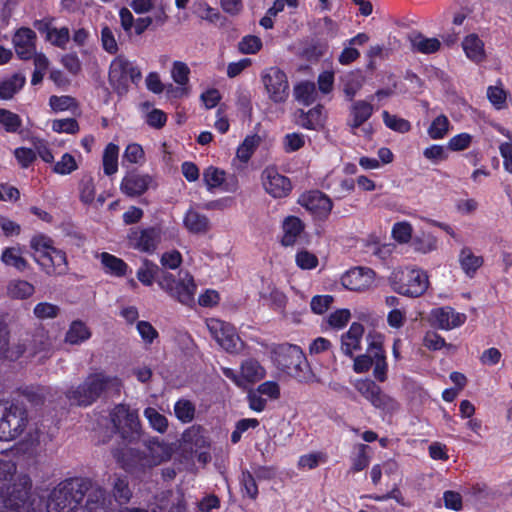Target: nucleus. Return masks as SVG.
I'll list each match as a JSON object with an SVG mask.
<instances>
[{
  "label": "nucleus",
  "mask_w": 512,
  "mask_h": 512,
  "mask_svg": "<svg viewBox=\"0 0 512 512\" xmlns=\"http://www.w3.org/2000/svg\"><path fill=\"white\" fill-rule=\"evenodd\" d=\"M172 452L169 444L152 438L144 442L143 450L130 448L118 460L126 471L137 478H144L154 467L170 460Z\"/></svg>",
  "instance_id": "f257e3e1"
},
{
  "label": "nucleus",
  "mask_w": 512,
  "mask_h": 512,
  "mask_svg": "<svg viewBox=\"0 0 512 512\" xmlns=\"http://www.w3.org/2000/svg\"><path fill=\"white\" fill-rule=\"evenodd\" d=\"M121 387L122 382L117 376L96 371L87 375L78 386L69 388L65 396L71 405L88 407L111 392L119 393Z\"/></svg>",
  "instance_id": "f03ea898"
},
{
  "label": "nucleus",
  "mask_w": 512,
  "mask_h": 512,
  "mask_svg": "<svg viewBox=\"0 0 512 512\" xmlns=\"http://www.w3.org/2000/svg\"><path fill=\"white\" fill-rule=\"evenodd\" d=\"M90 488V480L72 478L59 483L47 500L48 512H73Z\"/></svg>",
  "instance_id": "7ed1b4c3"
},
{
  "label": "nucleus",
  "mask_w": 512,
  "mask_h": 512,
  "mask_svg": "<svg viewBox=\"0 0 512 512\" xmlns=\"http://www.w3.org/2000/svg\"><path fill=\"white\" fill-rule=\"evenodd\" d=\"M274 362L278 369L300 382H311L313 373L302 349L293 344H280L273 349Z\"/></svg>",
  "instance_id": "20e7f679"
},
{
  "label": "nucleus",
  "mask_w": 512,
  "mask_h": 512,
  "mask_svg": "<svg viewBox=\"0 0 512 512\" xmlns=\"http://www.w3.org/2000/svg\"><path fill=\"white\" fill-rule=\"evenodd\" d=\"M388 281L394 292L412 298L423 295L429 287L427 273L412 266L394 269Z\"/></svg>",
  "instance_id": "39448f33"
},
{
  "label": "nucleus",
  "mask_w": 512,
  "mask_h": 512,
  "mask_svg": "<svg viewBox=\"0 0 512 512\" xmlns=\"http://www.w3.org/2000/svg\"><path fill=\"white\" fill-rule=\"evenodd\" d=\"M159 287L183 305L191 306L195 301L196 284L187 272H180L176 280L169 272H163L157 279Z\"/></svg>",
  "instance_id": "423d86ee"
},
{
  "label": "nucleus",
  "mask_w": 512,
  "mask_h": 512,
  "mask_svg": "<svg viewBox=\"0 0 512 512\" xmlns=\"http://www.w3.org/2000/svg\"><path fill=\"white\" fill-rule=\"evenodd\" d=\"M110 419L116 432L124 440L134 442L140 438L141 425L137 410L126 404H118L111 410Z\"/></svg>",
  "instance_id": "0eeeda50"
},
{
  "label": "nucleus",
  "mask_w": 512,
  "mask_h": 512,
  "mask_svg": "<svg viewBox=\"0 0 512 512\" xmlns=\"http://www.w3.org/2000/svg\"><path fill=\"white\" fill-rule=\"evenodd\" d=\"M141 77L140 69L124 56H117L112 60L109 68V82L119 94L126 92L129 84L137 83Z\"/></svg>",
  "instance_id": "6e6552de"
},
{
  "label": "nucleus",
  "mask_w": 512,
  "mask_h": 512,
  "mask_svg": "<svg viewBox=\"0 0 512 512\" xmlns=\"http://www.w3.org/2000/svg\"><path fill=\"white\" fill-rule=\"evenodd\" d=\"M26 410L19 405L8 408L0 406V441H10L18 437L26 428Z\"/></svg>",
  "instance_id": "1a4fd4ad"
},
{
  "label": "nucleus",
  "mask_w": 512,
  "mask_h": 512,
  "mask_svg": "<svg viewBox=\"0 0 512 512\" xmlns=\"http://www.w3.org/2000/svg\"><path fill=\"white\" fill-rule=\"evenodd\" d=\"M222 373L241 389H248L266 375L264 367L255 359L243 361L240 366V373L228 367H223Z\"/></svg>",
  "instance_id": "9d476101"
},
{
  "label": "nucleus",
  "mask_w": 512,
  "mask_h": 512,
  "mask_svg": "<svg viewBox=\"0 0 512 512\" xmlns=\"http://www.w3.org/2000/svg\"><path fill=\"white\" fill-rule=\"evenodd\" d=\"M206 325L211 336L227 352L239 353L242 350L243 342L234 326L215 318L208 319Z\"/></svg>",
  "instance_id": "9b49d317"
},
{
  "label": "nucleus",
  "mask_w": 512,
  "mask_h": 512,
  "mask_svg": "<svg viewBox=\"0 0 512 512\" xmlns=\"http://www.w3.org/2000/svg\"><path fill=\"white\" fill-rule=\"evenodd\" d=\"M261 81L274 103H283L289 95V83L286 74L278 67L266 68L261 73Z\"/></svg>",
  "instance_id": "f8f14e48"
},
{
  "label": "nucleus",
  "mask_w": 512,
  "mask_h": 512,
  "mask_svg": "<svg viewBox=\"0 0 512 512\" xmlns=\"http://www.w3.org/2000/svg\"><path fill=\"white\" fill-rule=\"evenodd\" d=\"M261 181L264 190L273 198L286 197L291 189L289 178L279 173L275 167H267L262 171Z\"/></svg>",
  "instance_id": "ddd939ff"
},
{
  "label": "nucleus",
  "mask_w": 512,
  "mask_h": 512,
  "mask_svg": "<svg viewBox=\"0 0 512 512\" xmlns=\"http://www.w3.org/2000/svg\"><path fill=\"white\" fill-rule=\"evenodd\" d=\"M129 247L145 253H152L156 250L160 240L161 233L156 228L131 229L128 236Z\"/></svg>",
  "instance_id": "4468645a"
},
{
  "label": "nucleus",
  "mask_w": 512,
  "mask_h": 512,
  "mask_svg": "<svg viewBox=\"0 0 512 512\" xmlns=\"http://www.w3.org/2000/svg\"><path fill=\"white\" fill-rule=\"evenodd\" d=\"M367 341L368 353L373 354V375L379 382H385L387 379L388 364L382 346V336L379 334H368Z\"/></svg>",
  "instance_id": "2eb2a0df"
},
{
  "label": "nucleus",
  "mask_w": 512,
  "mask_h": 512,
  "mask_svg": "<svg viewBox=\"0 0 512 512\" xmlns=\"http://www.w3.org/2000/svg\"><path fill=\"white\" fill-rule=\"evenodd\" d=\"M429 319L434 327L442 330H452L464 324L466 315L446 306L432 309Z\"/></svg>",
  "instance_id": "dca6fc26"
},
{
  "label": "nucleus",
  "mask_w": 512,
  "mask_h": 512,
  "mask_svg": "<svg viewBox=\"0 0 512 512\" xmlns=\"http://www.w3.org/2000/svg\"><path fill=\"white\" fill-rule=\"evenodd\" d=\"M375 273L370 268L355 267L341 277L342 285L352 291H364L374 282Z\"/></svg>",
  "instance_id": "f3484780"
},
{
  "label": "nucleus",
  "mask_w": 512,
  "mask_h": 512,
  "mask_svg": "<svg viewBox=\"0 0 512 512\" xmlns=\"http://www.w3.org/2000/svg\"><path fill=\"white\" fill-rule=\"evenodd\" d=\"M298 202L301 206L320 217L327 216L333 206L331 199L320 191L304 193L301 195Z\"/></svg>",
  "instance_id": "a211bd4d"
},
{
  "label": "nucleus",
  "mask_w": 512,
  "mask_h": 512,
  "mask_svg": "<svg viewBox=\"0 0 512 512\" xmlns=\"http://www.w3.org/2000/svg\"><path fill=\"white\" fill-rule=\"evenodd\" d=\"M203 181L209 191L218 187H223L224 191H236L238 185L234 176L229 179L226 177V172L214 166H209L203 172Z\"/></svg>",
  "instance_id": "6ab92c4d"
},
{
  "label": "nucleus",
  "mask_w": 512,
  "mask_h": 512,
  "mask_svg": "<svg viewBox=\"0 0 512 512\" xmlns=\"http://www.w3.org/2000/svg\"><path fill=\"white\" fill-rule=\"evenodd\" d=\"M153 183V178L148 174L131 173L126 175L120 185L121 191L129 197L144 194Z\"/></svg>",
  "instance_id": "aec40b11"
},
{
  "label": "nucleus",
  "mask_w": 512,
  "mask_h": 512,
  "mask_svg": "<svg viewBox=\"0 0 512 512\" xmlns=\"http://www.w3.org/2000/svg\"><path fill=\"white\" fill-rule=\"evenodd\" d=\"M36 34L29 28L19 29L14 37L13 44L17 55L21 59H30L35 54Z\"/></svg>",
  "instance_id": "412c9836"
},
{
  "label": "nucleus",
  "mask_w": 512,
  "mask_h": 512,
  "mask_svg": "<svg viewBox=\"0 0 512 512\" xmlns=\"http://www.w3.org/2000/svg\"><path fill=\"white\" fill-rule=\"evenodd\" d=\"M10 332L6 325L0 324V361H15L27 350L26 344L17 343L10 345Z\"/></svg>",
  "instance_id": "4be33fe9"
},
{
  "label": "nucleus",
  "mask_w": 512,
  "mask_h": 512,
  "mask_svg": "<svg viewBox=\"0 0 512 512\" xmlns=\"http://www.w3.org/2000/svg\"><path fill=\"white\" fill-rule=\"evenodd\" d=\"M363 334V325L354 322L349 330L341 336V350L346 356L353 357L354 353L361 349Z\"/></svg>",
  "instance_id": "5701e85b"
},
{
  "label": "nucleus",
  "mask_w": 512,
  "mask_h": 512,
  "mask_svg": "<svg viewBox=\"0 0 512 512\" xmlns=\"http://www.w3.org/2000/svg\"><path fill=\"white\" fill-rule=\"evenodd\" d=\"M351 102L348 125L354 132L355 129L362 126L372 116L374 108L368 100H353Z\"/></svg>",
  "instance_id": "b1692460"
},
{
  "label": "nucleus",
  "mask_w": 512,
  "mask_h": 512,
  "mask_svg": "<svg viewBox=\"0 0 512 512\" xmlns=\"http://www.w3.org/2000/svg\"><path fill=\"white\" fill-rule=\"evenodd\" d=\"M183 224L190 233L197 235L207 234L212 228L210 219L193 208L185 213Z\"/></svg>",
  "instance_id": "393cba45"
},
{
  "label": "nucleus",
  "mask_w": 512,
  "mask_h": 512,
  "mask_svg": "<svg viewBox=\"0 0 512 512\" xmlns=\"http://www.w3.org/2000/svg\"><path fill=\"white\" fill-rule=\"evenodd\" d=\"M458 262L463 273L467 277L473 278L482 267L484 259L481 255L475 254L471 248L465 246L459 252Z\"/></svg>",
  "instance_id": "a878e982"
},
{
  "label": "nucleus",
  "mask_w": 512,
  "mask_h": 512,
  "mask_svg": "<svg viewBox=\"0 0 512 512\" xmlns=\"http://www.w3.org/2000/svg\"><path fill=\"white\" fill-rule=\"evenodd\" d=\"M283 236L281 243L283 246H293L304 230L303 222L296 216H288L282 224Z\"/></svg>",
  "instance_id": "bb28decb"
},
{
  "label": "nucleus",
  "mask_w": 512,
  "mask_h": 512,
  "mask_svg": "<svg viewBox=\"0 0 512 512\" xmlns=\"http://www.w3.org/2000/svg\"><path fill=\"white\" fill-rule=\"evenodd\" d=\"M168 15L165 7L160 5L153 16L137 18L134 24V32L136 35H142L150 26H163L168 21Z\"/></svg>",
  "instance_id": "cd10ccee"
},
{
  "label": "nucleus",
  "mask_w": 512,
  "mask_h": 512,
  "mask_svg": "<svg viewBox=\"0 0 512 512\" xmlns=\"http://www.w3.org/2000/svg\"><path fill=\"white\" fill-rule=\"evenodd\" d=\"M409 41L413 51L431 54L437 52L441 47V42L437 38H428L418 32H412L409 35Z\"/></svg>",
  "instance_id": "c85d7f7f"
},
{
  "label": "nucleus",
  "mask_w": 512,
  "mask_h": 512,
  "mask_svg": "<svg viewBox=\"0 0 512 512\" xmlns=\"http://www.w3.org/2000/svg\"><path fill=\"white\" fill-rule=\"evenodd\" d=\"M40 266L48 274H64L67 271L66 254L62 250L54 248Z\"/></svg>",
  "instance_id": "c756f323"
},
{
  "label": "nucleus",
  "mask_w": 512,
  "mask_h": 512,
  "mask_svg": "<svg viewBox=\"0 0 512 512\" xmlns=\"http://www.w3.org/2000/svg\"><path fill=\"white\" fill-rule=\"evenodd\" d=\"M365 82V76L361 71H351L342 77L343 92L348 101H353L354 97L361 90Z\"/></svg>",
  "instance_id": "7c9ffc66"
},
{
  "label": "nucleus",
  "mask_w": 512,
  "mask_h": 512,
  "mask_svg": "<svg viewBox=\"0 0 512 512\" xmlns=\"http://www.w3.org/2000/svg\"><path fill=\"white\" fill-rule=\"evenodd\" d=\"M462 47L467 58L471 61L479 63L485 59L484 43L476 34L466 36L462 42Z\"/></svg>",
  "instance_id": "2f4dec72"
},
{
  "label": "nucleus",
  "mask_w": 512,
  "mask_h": 512,
  "mask_svg": "<svg viewBox=\"0 0 512 512\" xmlns=\"http://www.w3.org/2000/svg\"><path fill=\"white\" fill-rule=\"evenodd\" d=\"M86 493H88V498L85 505L87 512L107 511L108 505L104 489L100 487H93L90 483V488Z\"/></svg>",
  "instance_id": "473e14b6"
},
{
  "label": "nucleus",
  "mask_w": 512,
  "mask_h": 512,
  "mask_svg": "<svg viewBox=\"0 0 512 512\" xmlns=\"http://www.w3.org/2000/svg\"><path fill=\"white\" fill-rule=\"evenodd\" d=\"M298 123L306 129L317 130L321 128L324 124L323 107L319 105L308 112L300 110Z\"/></svg>",
  "instance_id": "72a5a7b5"
},
{
  "label": "nucleus",
  "mask_w": 512,
  "mask_h": 512,
  "mask_svg": "<svg viewBox=\"0 0 512 512\" xmlns=\"http://www.w3.org/2000/svg\"><path fill=\"white\" fill-rule=\"evenodd\" d=\"M31 248L33 249V258L40 265L44 259L55 248L53 241L44 235H37L30 241Z\"/></svg>",
  "instance_id": "f704fd0d"
},
{
  "label": "nucleus",
  "mask_w": 512,
  "mask_h": 512,
  "mask_svg": "<svg viewBox=\"0 0 512 512\" xmlns=\"http://www.w3.org/2000/svg\"><path fill=\"white\" fill-rule=\"evenodd\" d=\"M91 337V331L82 321H73L66 332L65 342L71 345H78Z\"/></svg>",
  "instance_id": "c9c22d12"
},
{
  "label": "nucleus",
  "mask_w": 512,
  "mask_h": 512,
  "mask_svg": "<svg viewBox=\"0 0 512 512\" xmlns=\"http://www.w3.org/2000/svg\"><path fill=\"white\" fill-rule=\"evenodd\" d=\"M0 259L6 266L14 267L20 272L28 268V262L23 257L21 249L18 247L5 248L1 253Z\"/></svg>",
  "instance_id": "e433bc0d"
},
{
  "label": "nucleus",
  "mask_w": 512,
  "mask_h": 512,
  "mask_svg": "<svg viewBox=\"0 0 512 512\" xmlns=\"http://www.w3.org/2000/svg\"><path fill=\"white\" fill-rule=\"evenodd\" d=\"M25 80L24 75L17 73L0 81V99H11L24 86Z\"/></svg>",
  "instance_id": "4c0bfd02"
},
{
  "label": "nucleus",
  "mask_w": 512,
  "mask_h": 512,
  "mask_svg": "<svg viewBox=\"0 0 512 512\" xmlns=\"http://www.w3.org/2000/svg\"><path fill=\"white\" fill-rule=\"evenodd\" d=\"M100 259L106 273L117 277L126 274L128 265L122 259L107 252L101 253Z\"/></svg>",
  "instance_id": "58836bf2"
},
{
  "label": "nucleus",
  "mask_w": 512,
  "mask_h": 512,
  "mask_svg": "<svg viewBox=\"0 0 512 512\" xmlns=\"http://www.w3.org/2000/svg\"><path fill=\"white\" fill-rule=\"evenodd\" d=\"M164 271H160V268L155 263L148 259H143L140 268L138 269L136 276L137 279L145 286H151L154 280L157 281L158 277Z\"/></svg>",
  "instance_id": "ea45409f"
},
{
  "label": "nucleus",
  "mask_w": 512,
  "mask_h": 512,
  "mask_svg": "<svg viewBox=\"0 0 512 512\" xmlns=\"http://www.w3.org/2000/svg\"><path fill=\"white\" fill-rule=\"evenodd\" d=\"M119 147L114 143H109L103 152L102 163L103 171L107 176L114 175L118 171Z\"/></svg>",
  "instance_id": "a19ab883"
},
{
  "label": "nucleus",
  "mask_w": 512,
  "mask_h": 512,
  "mask_svg": "<svg viewBox=\"0 0 512 512\" xmlns=\"http://www.w3.org/2000/svg\"><path fill=\"white\" fill-rule=\"evenodd\" d=\"M183 443L191 448H205L209 445L208 438L200 426H191L182 435Z\"/></svg>",
  "instance_id": "79ce46f5"
},
{
  "label": "nucleus",
  "mask_w": 512,
  "mask_h": 512,
  "mask_svg": "<svg viewBox=\"0 0 512 512\" xmlns=\"http://www.w3.org/2000/svg\"><path fill=\"white\" fill-rule=\"evenodd\" d=\"M295 99L303 105H310L317 99V90L313 82L304 81L294 87Z\"/></svg>",
  "instance_id": "37998d69"
},
{
  "label": "nucleus",
  "mask_w": 512,
  "mask_h": 512,
  "mask_svg": "<svg viewBox=\"0 0 512 512\" xmlns=\"http://www.w3.org/2000/svg\"><path fill=\"white\" fill-rule=\"evenodd\" d=\"M190 68L182 61H174L171 69V77L173 81L181 86L177 89L180 95L186 93L185 86L189 83Z\"/></svg>",
  "instance_id": "c03bdc74"
},
{
  "label": "nucleus",
  "mask_w": 512,
  "mask_h": 512,
  "mask_svg": "<svg viewBox=\"0 0 512 512\" xmlns=\"http://www.w3.org/2000/svg\"><path fill=\"white\" fill-rule=\"evenodd\" d=\"M354 388L356 391L364 397L371 405L375 402L376 397L379 392L382 390L380 386H378L371 379H357L354 384Z\"/></svg>",
  "instance_id": "a18cd8bd"
},
{
  "label": "nucleus",
  "mask_w": 512,
  "mask_h": 512,
  "mask_svg": "<svg viewBox=\"0 0 512 512\" xmlns=\"http://www.w3.org/2000/svg\"><path fill=\"white\" fill-rule=\"evenodd\" d=\"M372 406L380 410L385 415H393L400 409L399 402L394 397L384 393L382 390L379 392Z\"/></svg>",
  "instance_id": "49530a36"
},
{
  "label": "nucleus",
  "mask_w": 512,
  "mask_h": 512,
  "mask_svg": "<svg viewBox=\"0 0 512 512\" xmlns=\"http://www.w3.org/2000/svg\"><path fill=\"white\" fill-rule=\"evenodd\" d=\"M34 286L25 280H13L7 286L9 297L26 299L34 293Z\"/></svg>",
  "instance_id": "de8ad7c7"
},
{
  "label": "nucleus",
  "mask_w": 512,
  "mask_h": 512,
  "mask_svg": "<svg viewBox=\"0 0 512 512\" xmlns=\"http://www.w3.org/2000/svg\"><path fill=\"white\" fill-rule=\"evenodd\" d=\"M46 39L54 46L65 49L70 40V31L67 27H46Z\"/></svg>",
  "instance_id": "09e8293b"
},
{
  "label": "nucleus",
  "mask_w": 512,
  "mask_h": 512,
  "mask_svg": "<svg viewBox=\"0 0 512 512\" xmlns=\"http://www.w3.org/2000/svg\"><path fill=\"white\" fill-rule=\"evenodd\" d=\"M450 122L448 118L441 114L437 116L429 126L427 133L433 140L443 139L449 131Z\"/></svg>",
  "instance_id": "8fccbe9b"
},
{
  "label": "nucleus",
  "mask_w": 512,
  "mask_h": 512,
  "mask_svg": "<svg viewBox=\"0 0 512 512\" xmlns=\"http://www.w3.org/2000/svg\"><path fill=\"white\" fill-rule=\"evenodd\" d=\"M195 405L187 400L180 399L174 405V413L182 423H190L195 417Z\"/></svg>",
  "instance_id": "3c124183"
},
{
  "label": "nucleus",
  "mask_w": 512,
  "mask_h": 512,
  "mask_svg": "<svg viewBox=\"0 0 512 512\" xmlns=\"http://www.w3.org/2000/svg\"><path fill=\"white\" fill-rule=\"evenodd\" d=\"M0 125L4 127L6 132L16 133L22 125V120L18 114L0 108Z\"/></svg>",
  "instance_id": "603ef678"
},
{
  "label": "nucleus",
  "mask_w": 512,
  "mask_h": 512,
  "mask_svg": "<svg viewBox=\"0 0 512 512\" xmlns=\"http://www.w3.org/2000/svg\"><path fill=\"white\" fill-rule=\"evenodd\" d=\"M384 124L391 130L398 133H407L411 130V124L408 120L390 114L388 111L382 112Z\"/></svg>",
  "instance_id": "864d4df0"
},
{
  "label": "nucleus",
  "mask_w": 512,
  "mask_h": 512,
  "mask_svg": "<svg viewBox=\"0 0 512 512\" xmlns=\"http://www.w3.org/2000/svg\"><path fill=\"white\" fill-rule=\"evenodd\" d=\"M26 498V490L20 491L15 497L10 495L3 500V507L0 508V512H23L25 510Z\"/></svg>",
  "instance_id": "5fc2aeb1"
},
{
  "label": "nucleus",
  "mask_w": 512,
  "mask_h": 512,
  "mask_svg": "<svg viewBox=\"0 0 512 512\" xmlns=\"http://www.w3.org/2000/svg\"><path fill=\"white\" fill-rule=\"evenodd\" d=\"M144 416L150 426L159 433H164L168 428L167 418L160 414L155 408L148 407L144 410Z\"/></svg>",
  "instance_id": "6e6d98bb"
},
{
  "label": "nucleus",
  "mask_w": 512,
  "mask_h": 512,
  "mask_svg": "<svg viewBox=\"0 0 512 512\" xmlns=\"http://www.w3.org/2000/svg\"><path fill=\"white\" fill-rule=\"evenodd\" d=\"M315 29L319 35L333 39L339 34V25L337 22L332 20L330 17H324L317 20L315 23Z\"/></svg>",
  "instance_id": "4d7b16f0"
},
{
  "label": "nucleus",
  "mask_w": 512,
  "mask_h": 512,
  "mask_svg": "<svg viewBox=\"0 0 512 512\" xmlns=\"http://www.w3.org/2000/svg\"><path fill=\"white\" fill-rule=\"evenodd\" d=\"M123 162L142 165L145 162V152L142 146L138 143H130L127 145L123 153Z\"/></svg>",
  "instance_id": "13d9d810"
},
{
  "label": "nucleus",
  "mask_w": 512,
  "mask_h": 512,
  "mask_svg": "<svg viewBox=\"0 0 512 512\" xmlns=\"http://www.w3.org/2000/svg\"><path fill=\"white\" fill-rule=\"evenodd\" d=\"M78 165L73 155L65 153L53 166V172L59 175H69L77 170Z\"/></svg>",
  "instance_id": "bf43d9fd"
},
{
  "label": "nucleus",
  "mask_w": 512,
  "mask_h": 512,
  "mask_svg": "<svg viewBox=\"0 0 512 512\" xmlns=\"http://www.w3.org/2000/svg\"><path fill=\"white\" fill-rule=\"evenodd\" d=\"M100 41L102 48L109 54L114 55L118 52L119 47L112 29L104 25L101 28Z\"/></svg>",
  "instance_id": "052dcab7"
},
{
  "label": "nucleus",
  "mask_w": 512,
  "mask_h": 512,
  "mask_svg": "<svg viewBox=\"0 0 512 512\" xmlns=\"http://www.w3.org/2000/svg\"><path fill=\"white\" fill-rule=\"evenodd\" d=\"M412 246L415 251L426 254L436 250L437 239L430 234H423L413 240Z\"/></svg>",
  "instance_id": "680f3d73"
},
{
  "label": "nucleus",
  "mask_w": 512,
  "mask_h": 512,
  "mask_svg": "<svg viewBox=\"0 0 512 512\" xmlns=\"http://www.w3.org/2000/svg\"><path fill=\"white\" fill-rule=\"evenodd\" d=\"M327 461V455L323 452H313L309 454L302 455L298 461V467L301 469H314L319 464L325 463Z\"/></svg>",
  "instance_id": "e2e57ef3"
},
{
  "label": "nucleus",
  "mask_w": 512,
  "mask_h": 512,
  "mask_svg": "<svg viewBox=\"0 0 512 512\" xmlns=\"http://www.w3.org/2000/svg\"><path fill=\"white\" fill-rule=\"evenodd\" d=\"M80 200L85 204H91L95 199V184L90 176H85L79 185Z\"/></svg>",
  "instance_id": "0e129e2a"
},
{
  "label": "nucleus",
  "mask_w": 512,
  "mask_h": 512,
  "mask_svg": "<svg viewBox=\"0 0 512 512\" xmlns=\"http://www.w3.org/2000/svg\"><path fill=\"white\" fill-rule=\"evenodd\" d=\"M500 131L507 137V141L499 146L500 154L504 160L505 170L512 174V133L504 129H500Z\"/></svg>",
  "instance_id": "69168bd1"
},
{
  "label": "nucleus",
  "mask_w": 512,
  "mask_h": 512,
  "mask_svg": "<svg viewBox=\"0 0 512 512\" xmlns=\"http://www.w3.org/2000/svg\"><path fill=\"white\" fill-rule=\"evenodd\" d=\"M487 98L497 110H500L505 107L507 93L500 85L489 86L487 88Z\"/></svg>",
  "instance_id": "338daca9"
},
{
  "label": "nucleus",
  "mask_w": 512,
  "mask_h": 512,
  "mask_svg": "<svg viewBox=\"0 0 512 512\" xmlns=\"http://www.w3.org/2000/svg\"><path fill=\"white\" fill-rule=\"evenodd\" d=\"M259 144V137L248 136L237 149V157L242 162H247Z\"/></svg>",
  "instance_id": "774afa93"
}]
</instances>
